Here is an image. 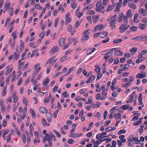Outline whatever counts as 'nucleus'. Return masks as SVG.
I'll use <instances>...</instances> for the list:
<instances>
[{
	"instance_id": "14",
	"label": "nucleus",
	"mask_w": 147,
	"mask_h": 147,
	"mask_svg": "<svg viewBox=\"0 0 147 147\" xmlns=\"http://www.w3.org/2000/svg\"><path fill=\"white\" fill-rule=\"evenodd\" d=\"M138 27L140 28L141 30H145L146 28V26L144 24L142 23H140L138 25Z\"/></svg>"
},
{
	"instance_id": "46",
	"label": "nucleus",
	"mask_w": 147,
	"mask_h": 147,
	"mask_svg": "<svg viewBox=\"0 0 147 147\" xmlns=\"http://www.w3.org/2000/svg\"><path fill=\"white\" fill-rule=\"evenodd\" d=\"M53 131L57 137L60 138L61 137V134L59 133H58L57 131L54 130H53Z\"/></svg>"
},
{
	"instance_id": "28",
	"label": "nucleus",
	"mask_w": 147,
	"mask_h": 147,
	"mask_svg": "<svg viewBox=\"0 0 147 147\" xmlns=\"http://www.w3.org/2000/svg\"><path fill=\"white\" fill-rule=\"evenodd\" d=\"M138 29V28L135 26H132L130 27V29L131 31H135L137 30Z\"/></svg>"
},
{
	"instance_id": "51",
	"label": "nucleus",
	"mask_w": 147,
	"mask_h": 147,
	"mask_svg": "<svg viewBox=\"0 0 147 147\" xmlns=\"http://www.w3.org/2000/svg\"><path fill=\"white\" fill-rule=\"evenodd\" d=\"M11 75H10L9 76H8L7 77V78L6 80V83L7 85H8V84L9 83V80L11 78Z\"/></svg>"
},
{
	"instance_id": "34",
	"label": "nucleus",
	"mask_w": 147,
	"mask_h": 147,
	"mask_svg": "<svg viewBox=\"0 0 147 147\" xmlns=\"http://www.w3.org/2000/svg\"><path fill=\"white\" fill-rule=\"evenodd\" d=\"M70 43L68 42L66 43L63 48V50H65L69 46Z\"/></svg>"
},
{
	"instance_id": "10",
	"label": "nucleus",
	"mask_w": 147,
	"mask_h": 147,
	"mask_svg": "<svg viewBox=\"0 0 147 147\" xmlns=\"http://www.w3.org/2000/svg\"><path fill=\"white\" fill-rule=\"evenodd\" d=\"M9 65H7L6 68L7 70L5 73V74L6 75L9 74V73L12 71L13 69L12 67L9 68Z\"/></svg>"
},
{
	"instance_id": "16",
	"label": "nucleus",
	"mask_w": 147,
	"mask_h": 147,
	"mask_svg": "<svg viewBox=\"0 0 147 147\" xmlns=\"http://www.w3.org/2000/svg\"><path fill=\"white\" fill-rule=\"evenodd\" d=\"M39 66V64H36L35 65L34 67V70L36 69V71H37L38 73L40 71L41 69V67H39L37 69H36L37 67H38V66Z\"/></svg>"
},
{
	"instance_id": "60",
	"label": "nucleus",
	"mask_w": 147,
	"mask_h": 147,
	"mask_svg": "<svg viewBox=\"0 0 147 147\" xmlns=\"http://www.w3.org/2000/svg\"><path fill=\"white\" fill-rule=\"evenodd\" d=\"M59 111L57 110L55 111L54 113L53 116L55 118H56L57 117V115Z\"/></svg>"
},
{
	"instance_id": "17",
	"label": "nucleus",
	"mask_w": 147,
	"mask_h": 147,
	"mask_svg": "<svg viewBox=\"0 0 147 147\" xmlns=\"http://www.w3.org/2000/svg\"><path fill=\"white\" fill-rule=\"evenodd\" d=\"M137 51V49L136 48L134 47L131 49L129 51L132 54H134L136 53Z\"/></svg>"
},
{
	"instance_id": "18",
	"label": "nucleus",
	"mask_w": 147,
	"mask_h": 147,
	"mask_svg": "<svg viewBox=\"0 0 147 147\" xmlns=\"http://www.w3.org/2000/svg\"><path fill=\"white\" fill-rule=\"evenodd\" d=\"M116 129V128L115 127H109L105 129V130L106 131L108 132L112 131L113 130H115Z\"/></svg>"
},
{
	"instance_id": "6",
	"label": "nucleus",
	"mask_w": 147,
	"mask_h": 147,
	"mask_svg": "<svg viewBox=\"0 0 147 147\" xmlns=\"http://www.w3.org/2000/svg\"><path fill=\"white\" fill-rule=\"evenodd\" d=\"M84 34V36L82 37L81 40V41L83 42H84V41L88 40L89 38V36L88 35Z\"/></svg>"
},
{
	"instance_id": "43",
	"label": "nucleus",
	"mask_w": 147,
	"mask_h": 147,
	"mask_svg": "<svg viewBox=\"0 0 147 147\" xmlns=\"http://www.w3.org/2000/svg\"><path fill=\"white\" fill-rule=\"evenodd\" d=\"M116 18H117V15L116 14H115L114 16L111 17V18L110 20V19L107 20V21H108V20H111V21L116 20Z\"/></svg>"
},
{
	"instance_id": "9",
	"label": "nucleus",
	"mask_w": 147,
	"mask_h": 147,
	"mask_svg": "<svg viewBox=\"0 0 147 147\" xmlns=\"http://www.w3.org/2000/svg\"><path fill=\"white\" fill-rule=\"evenodd\" d=\"M39 111L40 113H47V109L43 107H40L39 109Z\"/></svg>"
},
{
	"instance_id": "38",
	"label": "nucleus",
	"mask_w": 147,
	"mask_h": 147,
	"mask_svg": "<svg viewBox=\"0 0 147 147\" xmlns=\"http://www.w3.org/2000/svg\"><path fill=\"white\" fill-rule=\"evenodd\" d=\"M25 104V105L27 106L28 105L29 103L26 99L25 98H23V100L22 101Z\"/></svg>"
},
{
	"instance_id": "22",
	"label": "nucleus",
	"mask_w": 147,
	"mask_h": 147,
	"mask_svg": "<svg viewBox=\"0 0 147 147\" xmlns=\"http://www.w3.org/2000/svg\"><path fill=\"white\" fill-rule=\"evenodd\" d=\"M114 7V5L111 6L110 5H109L108 7L106 10V11L108 12L111 11Z\"/></svg>"
},
{
	"instance_id": "59",
	"label": "nucleus",
	"mask_w": 147,
	"mask_h": 147,
	"mask_svg": "<svg viewBox=\"0 0 147 147\" xmlns=\"http://www.w3.org/2000/svg\"><path fill=\"white\" fill-rule=\"evenodd\" d=\"M142 40L146 41L147 40V36L142 35Z\"/></svg>"
},
{
	"instance_id": "27",
	"label": "nucleus",
	"mask_w": 147,
	"mask_h": 147,
	"mask_svg": "<svg viewBox=\"0 0 147 147\" xmlns=\"http://www.w3.org/2000/svg\"><path fill=\"white\" fill-rule=\"evenodd\" d=\"M101 9L100 7L96 8L95 10L97 12H100L103 13L105 11V10H102Z\"/></svg>"
},
{
	"instance_id": "24",
	"label": "nucleus",
	"mask_w": 147,
	"mask_h": 147,
	"mask_svg": "<svg viewBox=\"0 0 147 147\" xmlns=\"http://www.w3.org/2000/svg\"><path fill=\"white\" fill-rule=\"evenodd\" d=\"M93 20L94 22H96L99 19V16H92Z\"/></svg>"
},
{
	"instance_id": "2",
	"label": "nucleus",
	"mask_w": 147,
	"mask_h": 147,
	"mask_svg": "<svg viewBox=\"0 0 147 147\" xmlns=\"http://www.w3.org/2000/svg\"><path fill=\"white\" fill-rule=\"evenodd\" d=\"M117 48H113L109 50L107 53L105 54V56H104V58L105 59H108L111 55H113V51L115 50Z\"/></svg>"
},
{
	"instance_id": "45",
	"label": "nucleus",
	"mask_w": 147,
	"mask_h": 147,
	"mask_svg": "<svg viewBox=\"0 0 147 147\" xmlns=\"http://www.w3.org/2000/svg\"><path fill=\"white\" fill-rule=\"evenodd\" d=\"M122 5V2H118L117 3V6L116 7V9H119L120 8L121 6Z\"/></svg>"
},
{
	"instance_id": "12",
	"label": "nucleus",
	"mask_w": 147,
	"mask_h": 147,
	"mask_svg": "<svg viewBox=\"0 0 147 147\" xmlns=\"http://www.w3.org/2000/svg\"><path fill=\"white\" fill-rule=\"evenodd\" d=\"M95 50V48H92L91 49H88L86 51V53L87 55H90Z\"/></svg>"
},
{
	"instance_id": "4",
	"label": "nucleus",
	"mask_w": 147,
	"mask_h": 147,
	"mask_svg": "<svg viewBox=\"0 0 147 147\" xmlns=\"http://www.w3.org/2000/svg\"><path fill=\"white\" fill-rule=\"evenodd\" d=\"M108 32L106 31L99 32V37L101 38H106L108 36Z\"/></svg>"
},
{
	"instance_id": "1",
	"label": "nucleus",
	"mask_w": 147,
	"mask_h": 147,
	"mask_svg": "<svg viewBox=\"0 0 147 147\" xmlns=\"http://www.w3.org/2000/svg\"><path fill=\"white\" fill-rule=\"evenodd\" d=\"M130 25L127 24H123L120 26L119 29L120 30L119 32L120 33H123L129 28Z\"/></svg>"
},
{
	"instance_id": "37",
	"label": "nucleus",
	"mask_w": 147,
	"mask_h": 147,
	"mask_svg": "<svg viewBox=\"0 0 147 147\" xmlns=\"http://www.w3.org/2000/svg\"><path fill=\"white\" fill-rule=\"evenodd\" d=\"M123 21L125 24H127V23L128 20L125 16H124L123 17Z\"/></svg>"
},
{
	"instance_id": "25",
	"label": "nucleus",
	"mask_w": 147,
	"mask_h": 147,
	"mask_svg": "<svg viewBox=\"0 0 147 147\" xmlns=\"http://www.w3.org/2000/svg\"><path fill=\"white\" fill-rule=\"evenodd\" d=\"M115 53L119 56H122L123 55V52L121 50L116 51Z\"/></svg>"
},
{
	"instance_id": "23",
	"label": "nucleus",
	"mask_w": 147,
	"mask_h": 147,
	"mask_svg": "<svg viewBox=\"0 0 147 147\" xmlns=\"http://www.w3.org/2000/svg\"><path fill=\"white\" fill-rule=\"evenodd\" d=\"M11 36L13 37V42H14L15 39L17 38L16 32H13L11 34Z\"/></svg>"
},
{
	"instance_id": "33",
	"label": "nucleus",
	"mask_w": 147,
	"mask_h": 147,
	"mask_svg": "<svg viewBox=\"0 0 147 147\" xmlns=\"http://www.w3.org/2000/svg\"><path fill=\"white\" fill-rule=\"evenodd\" d=\"M22 141L24 143L26 142V137L24 134H23L22 137Z\"/></svg>"
},
{
	"instance_id": "47",
	"label": "nucleus",
	"mask_w": 147,
	"mask_h": 147,
	"mask_svg": "<svg viewBox=\"0 0 147 147\" xmlns=\"http://www.w3.org/2000/svg\"><path fill=\"white\" fill-rule=\"evenodd\" d=\"M91 107L97 108L99 107V105L98 104H92L90 105Z\"/></svg>"
},
{
	"instance_id": "41",
	"label": "nucleus",
	"mask_w": 147,
	"mask_h": 147,
	"mask_svg": "<svg viewBox=\"0 0 147 147\" xmlns=\"http://www.w3.org/2000/svg\"><path fill=\"white\" fill-rule=\"evenodd\" d=\"M71 7L73 9H75L76 7L77 4L75 3L74 2L73 3H71Z\"/></svg>"
},
{
	"instance_id": "20",
	"label": "nucleus",
	"mask_w": 147,
	"mask_h": 147,
	"mask_svg": "<svg viewBox=\"0 0 147 147\" xmlns=\"http://www.w3.org/2000/svg\"><path fill=\"white\" fill-rule=\"evenodd\" d=\"M18 63L19 64V65L18 68V69H20L24 64V62H22L21 60H19L18 61Z\"/></svg>"
},
{
	"instance_id": "11",
	"label": "nucleus",
	"mask_w": 147,
	"mask_h": 147,
	"mask_svg": "<svg viewBox=\"0 0 147 147\" xmlns=\"http://www.w3.org/2000/svg\"><path fill=\"white\" fill-rule=\"evenodd\" d=\"M138 11L139 13H141L143 16H145L146 13V11L143 8L139 9Z\"/></svg>"
},
{
	"instance_id": "3",
	"label": "nucleus",
	"mask_w": 147,
	"mask_h": 147,
	"mask_svg": "<svg viewBox=\"0 0 147 147\" xmlns=\"http://www.w3.org/2000/svg\"><path fill=\"white\" fill-rule=\"evenodd\" d=\"M65 37H61L59 40V45L61 47L63 46L65 42Z\"/></svg>"
},
{
	"instance_id": "53",
	"label": "nucleus",
	"mask_w": 147,
	"mask_h": 147,
	"mask_svg": "<svg viewBox=\"0 0 147 147\" xmlns=\"http://www.w3.org/2000/svg\"><path fill=\"white\" fill-rule=\"evenodd\" d=\"M45 35V32L44 31H43L42 32L40 35V38L41 39H42L44 36Z\"/></svg>"
},
{
	"instance_id": "52",
	"label": "nucleus",
	"mask_w": 147,
	"mask_h": 147,
	"mask_svg": "<svg viewBox=\"0 0 147 147\" xmlns=\"http://www.w3.org/2000/svg\"><path fill=\"white\" fill-rule=\"evenodd\" d=\"M102 74L101 73H100L98 74L97 76L96 80H99L102 77Z\"/></svg>"
},
{
	"instance_id": "5",
	"label": "nucleus",
	"mask_w": 147,
	"mask_h": 147,
	"mask_svg": "<svg viewBox=\"0 0 147 147\" xmlns=\"http://www.w3.org/2000/svg\"><path fill=\"white\" fill-rule=\"evenodd\" d=\"M146 73L145 72H143L142 74H138L136 75V78H144L146 76Z\"/></svg>"
},
{
	"instance_id": "36",
	"label": "nucleus",
	"mask_w": 147,
	"mask_h": 147,
	"mask_svg": "<svg viewBox=\"0 0 147 147\" xmlns=\"http://www.w3.org/2000/svg\"><path fill=\"white\" fill-rule=\"evenodd\" d=\"M38 51V50L37 49H35L32 52V53L31 55V57H32L34 56V55L37 53Z\"/></svg>"
},
{
	"instance_id": "49",
	"label": "nucleus",
	"mask_w": 147,
	"mask_h": 147,
	"mask_svg": "<svg viewBox=\"0 0 147 147\" xmlns=\"http://www.w3.org/2000/svg\"><path fill=\"white\" fill-rule=\"evenodd\" d=\"M86 19L87 20H88V22H89L90 23L92 24V20L91 19V16H88L87 18Z\"/></svg>"
},
{
	"instance_id": "7",
	"label": "nucleus",
	"mask_w": 147,
	"mask_h": 147,
	"mask_svg": "<svg viewBox=\"0 0 147 147\" xmlns=\"http://www.w3.org/2000/svg\"><path fill=\"white\" fill-rule=\"evenodd\" d=\"M59 49V48L57 46H54L50 50V52L52 54H53L55 53L58 51Z\"/></svg>"
},
{
	"instance_id": "44",
	"label": "nucleus",
	"mask_w": 147,
	"mask_h": 147,
	"mask_svg": "<svg viewBox=\"0 0 147 147\" xmlns=\"http://www.w3.org/2000/svg\"><path fill=\"white\" fill-rule=\"evenodd\" d=\"M24 46V44L23 43H21L20 46V51L21 52H22L23 50Z\"/></svg>"
},
{
	"instance_id": "57",
	"label": "nucleus",
	"mask_w": 147,
	"mask_h": 147,
	"mask_svg": "<svg viewBox=\"0 0 147 147\" xmlns=\"http://www.w3.org/2000/svg\"><path fill=\"white\" fill-rule=\"evenodd\" d=\"M59 21V19L58 18H56L54 22V26L55 27H56Z\"/></svg>"
},
{
	"instance_id": "39",
	"label": "nucleus",
	"mask_w": 147,
	"mask_h": 147,
	"mask_svg": "<svg viewBox=\"0 0 147 147\" xmlns=\"http://www.w3.org/2000/svg\"><path fill=\"white\" fill-rule=\"evenodd\" d=\"M10 21V19L8 18H7V19L5 23V24L4 26L5 27L7 26V25L9 23Z\"/></svg>"
},
{
	"instance_id": "48",
	"label": "nucleus",
	"mask_w": 147,
	"mask_h": 147,
	"mask_svg": "<svg viewBox=\"0 0 147 147\" xmlns=\"http://www.w3.org/2000/svg\"><path fill=\"white\" fill-rule=\"evenodd\" d=\"M42 123L43 125L44 126H46L47 125L46 121L44 118H43L42 119Z\"/></svg>"
},
{
	"instance_id": "8",
	"label": "nucleus",
	"mask_w": 147,
	"mask_h": 147,
	"mask_svg": "<svg viewBox=\"0 0 147 147\" xmlns=\"http://www.w3.org/2000/svg\"><path fill=\"white\" fill-rule=\"evenodd\" d=\"M107 133L105 132H103L100 134H98L96 135V138L97 140L102 137V136L105 135L107 134Z\"/></svg>"
},
{
	"instance_id": "29",
	"label": "nucleus",
	"mask_w": 147,
	"mask_h": 147,
	"mask_svg": "<svg viewBox=\"0 0 147 147\" xmlns=\"http://www.w3.org/2000/svg\"><path fill=\"white\" fill-rule=\"evenodd\" d=\"M128 5L131 8L135 9L136 8V5L134 3H129Z\"/></svg>"
},
{
	"instance_id": "50",
	"label": "nucleus",
	"mask_w": 147,
	"mask_h": 147,
	"mask_svg": "<svg viewBox=\"0 0 147 147\" xmlns=\"http://www.w3.org/2000/svg\"><path fill=\"white\" fill-rule=\"evenodd\" d=\"M9 133V131L8 130H7V131H5V130H4V133L3 134V138H4V140H5V136L8 133Z\"/></svg>"
},
{
	"instance_id": "15",
	"label": "nucleus",
	"mask_w": 147,
	"mask_h": 147,
	"mask_svg": "<svg viewBox=\"0 0 147 147\" xmlns=\"http://www.w3.org/2000/svg\"><path fill=\"white\" fill-rule=\"evenodd\" d=\"M133 94H131L129 96V99L127 100L126 102L127 103H131L132 102L133 100Z\"/></svg>"
},
{
	"instance_id": "26",
	"label": "nucleus",
	"mask_w": 147,
	"mask_h": 147,
	"mask_svg": "<svg viewBox=\"0 0 147 147\" xmlns=\"http://www.w3.org/2000/svg\"><path fill=\"white\" fill-rule=\"evenodd\" d=\"M122 39H117L113 41V43L115 44H118L121 41H123Z\"/></svg>"
},
{
	"instance_id": "40",
	"label": "nucleus",
	"mask_w": 147,
	"mask_h": 147,
	"mask_svg": "<svg viewBox=\"0 0 147 147\" xmlns=\"http://www.w3.org/2000/svg\"><path fill=\"white\" fill-rule=\"evenodd\" d=\"M126 130L125 129H122L119 131L118 132L117 134L118 135H120L122 133H125L126 132Z\"/></svg>"
},
{
	"instance_id": "63",
	"label": "nucleus",
	"mask_w": 147,
	"mask_h": 147,
	"mask_svg": "<svg viewBox=\"0 0 147 147\" xmlns=\"http://www.w3.org/2000/svg\"><path fill=\"white\" fill-rule=\"evenodd\" d=\"M72 26L71 25L69 24V25L68 27H67V31L68 32H70L72 30Z\"/></svg>"
},
{
	"instance_id": "31",
	"label": "nucleus",
	"mask_w": 147,
	"mask_h": 147,
	"mask_svg": "<svg viewBox=\"0 0 147 147\" xmlns=\"http://www.w3.org/2000/svg\"><path fill=\"white\" fill-rule=\"evenodd\" d=\"M128 145L129 146H131L133 145L134 142H133V140L131 139H128Z\"/></svg>"
},
{
	"instance_id": "35",
	"label": "nucleus",
	"mask_w": 147,
	"mask_h": 147,
	"mask_svg": "<svg viewBox=\"0 0 147 147\" xmlns=\"http://www.w3.org/2000/svg\"><path fill=\"white\" fill-rule=\"evenodd\" d=\"M34 6L36 8L39 10H41L42 8L41 7L40 5L38 4H36Z\"/></svg>"
},
{
	"instance_id": "61",
	"label": "nucleus",
	"mask_w": 147,
	"mask_h": 147,
	"mask_svg": "<svg viewBox=\"0 0 147 147\" xmlns=\"http://www.w3.org/2000/svg\"><path fill=\"white\" fill-rule=\"evenodd\" d=\"M75 129V128L73 129L71 131H70V136L72 137H73V136L74 135L73 134L74 133Z\"/></svg>"
},
{
	"instance_id": "54",
	"label": "nucleus",
	"mask_w": 147,
	"mask_h": 147,
	"mask_svg": "<svg viewBox=\"0 0 147 147\" xmlns=\"http://www.w3.org/2000/svg\"><path fill=\"white\" fill-rule=\"evenodd\" d=\"M121 116V114L119 113L116 114L114 117V118L116 119H118Z\"/></svg>"
},
{
	"instance_id": "32",
	"label": "nucleus",
	"mask_w": 147,
	"mask_h": 147,
	"mask_svg": "<svg viewBox=\"0 0 147 147\" xmlns=\"http://www.w3.org/2000/svg\"><path fill=\"white\" fill-rule=\"evenodd\" d=\"M131 11L130 9H129L128 10L127 13H126V17L128 18H129L131 16Z\"/></svg>"
},
{
	"instance_id": "56",
	"label": "nucleus",
	"mask_w": 147,
	"mask_h": 147,
	"mask_svg": "<svg viewBox=\"0 0 147 147\" xmlns=\"http://www.w3.org/2000/svg\"><path fill=\"white\" fill-rule=\"evenodd\" d=\"M67 58V57L64 56L62 57L60 60V62L61 63L65 61Z\"/></svg>"
},
{
	"instance_id": "64",
	"label": "nucleus",
	"mask_w": 147,
	"mask_h": 147,
	"mask_svg": "<svg viewBox=\"0 0 147 147\" xmlns=\"http://www.w3.org/2000/svg\"><path fill=\"white\" fill-rule=\"evenodd\" d=\"M147 53V51L146 50H142V51H141L140 53H141L142 55H144L145 54Z\"/></svg>"
},
{
	"instance_id": "19",
	"label": "nucleus",
	"mask_w": 147,
	"mask_h": 147,
	"mask_svg": "<svg viewBox=\"0 0 147 147\" xmlns=\"http://www.w3.org/2000/svg\"><path fill=\"white\" fill-rule=\"evenodd\" d=\"M49 78H47L45 80H44L43 81V85L44 86H46L47 84L49 83Z\"/></svg>"
},
{
	"instance_id": "62",
	"label": "nucleus",
	"mask_w": 147,
	"mask_h": 147,
	"mask_svg": "<svg viewBox=\"0 0 147 147\" xmlns=\"http://www.w3.org/2000/svg\"><path fill=\"white\" fill-rule=\"evenodd\" d=\"M109 38H107L105 39L102 40V42L103 43H105L106 42H108L109 41Z\"/></svg>"
},
{
	"instance_id": "58",
	"label": "nucleus",
	"mask_w": 147,
	"mask_h": 147,
	"mask_svg": "<svg viewBox=\"0 0 147 147\" xmlns=\"http://www.w3.org/2000/svg\"><path fill=\"white\" fill-rule=\"evenodd\" d=\"M11 134H9L7 136V138L6 140V141L7 143L9 142L11 140Z\"/></svg>"
},
{
	"instance_id": "30",
	"label": "nucleus",
	"mask_w": 147,
	"mask_h": 147,
	"mask_svg": "<svg viewBox=\"0 0 147 147\" xmlns=\"http://www.w3.org/2000/svg\"><path fill=\"white\" fill-rule=\"evenodd\" d=\"M124 67H123V71H126L127 69L129 68L130 66V65L128 64H125L123 65Z\"/></svg>"
},
{
	"instance_id": "21",
	"label": "nucleus",
	"mask_w": 147,
	"mask_h": 147,
	"mask_svg": "<svg viewBox=\"0 0 147 147\" xmlns=\"http://www.w3.org/2000/svg\"><path fill=\"white\" fill-rule=\"evenodd\" d=\"M129 106H130V105H129L126 104L121 106L120 107V108L121 109H123V110H125L128 108H129Z\"/></svg>"
},
{
	"instance_id": "42",
	"label": "nucleus",
	"mask_w": 147,
	"mask_h": 147,
	"mask_svg": "<svg viewBox=\"0 0 147 147\" xmlns=\"http://www.w3.org/2000/svg\"><path fill=\"white\" fill-rule=\"evenodd\" d=\"M13 55H14V57H15V59H16V60H17L18 59V58L20 56L19 54V53L17 54L16 52Z\"/></svg>"
},
{
	"instance_id": "13",
	"label": "nucleus",
	"mask_w": 147,
	"mask_h": 147,
	"mask_svg": "<svg viewBox=\"0 0 147 147\" xmlns=\"http://www.w3.org/2000/svg\"><path fill=\"white\" fill-rule=\"evenodd\" d=\"M124 16V14L122 13L119 15L117 19L118 22H122V20Z\"/></svg>"
},
{
	"instance_id": "55",
	"label": "nucleus",
	"mask_w": 147,
	"mask_h": 147,
	"mask_svg": "<svg viewBox=\"0 0 147 147\" xmlns=\"http://www.w3.org/2000/svg\"><path fill=\"white\" fill-rule=\"evenodd\" d=\"M131 83L130 82H127V83H126V84H124L123 86V87H128L129 86H130L131 85Z\"/></svg>"
}]
</instances>
